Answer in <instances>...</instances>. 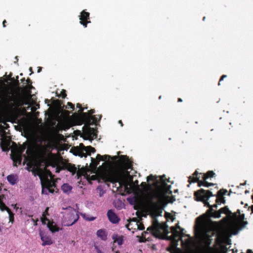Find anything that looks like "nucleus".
<instances>
[{
	"label": "nucleus",
	"mask_w": 253,
	"mask_h": 253,
	"mask_svg": "<svg viewBox=\"0 0 253 253\" xmlns=\"http://www.w3.org/2000/svg\"><path fill=\"white\" fill-rule=\"evenodd\" d=\"M141 186L143 192H147L148 187L145 182H142L141 184Z\"/></svg>",
	"instance_id": "cd10ccee"
},
{
	"label": "nucleus",
	"mask_w": 253,
	"mask_h": 253,
	"mask_svg": "<svg viewBox=\"0 0 253 253\" xmlns=\"http://www.w3.org/2000/svg\"><path fill=\"white\" fill-rule=\"evenodd\" d=\"M7 180L8 182L13 185L18 182V176L16 174H10L7 176Z\"/></svg>",
	"instance_id": "6ab92c4d"
},
{
	"label": "nucleus",
	"mask_w": 253,
	"mask_h": 253,
	"mask_svg": "<svg viewBox=\"0 0 253 253\" xmlns=\"http://www.w3.org/2000/svg\"><path fill=\"white\" fill-rule=\"evenodd\" d=\"M211 236L208 232H202L198 237L199 242L204 244L206 246H209L211 242Z\"/></svg>",
	"instance_id": "4468645a"
},
{
	"label": "nucleus",
	"mask_w": 253,
	"mask_h": 253,
	"mask_svg": "<svg viewBox=\"0 0 253 253\" xmlns=\"http://www.w3.org/2000/svg\"><path fill=\"white\" fill-rule=\"evenodd\" d=\"M6 22V20H4L3 22V27H5V23Z\"/></svg>",
	"instance_id": "58836bf2"
},
{
	"label": "nucleus",
	"mask_w": 253,
	"mask_h": 253,
	"mask_svg": "<svg viewBox=\"0 0 253 253\" xmlns=\"http://www.w3.org/2000/svg\"><path fill=\"white\" fill-rule=\"evenodd\" d=\"M115 253H120V252H117Z\"/></svg>",
	"instance_id": "3c124183"
},
{
	"label": "nucleus",
	"mask_w": 253,
	"mask_h": 253,
	"mask_svg": "<svg viewBox=\"0 0 253 253\" xmlns=\"http://www.w3.org/2000/svg\"><path fill=\"white\" fill-rule=\"evenodd\" d=\"M83 134L86 139H93L97 137L96 130L89 126H85L83 127Z\"/></svg>",
	"instance_id": "f8f14e48"
},
{
	"label": "nucleus",
	"mask_w": 253,
	"mask_h": 253,
	"mask_svg": "<svg viewBox=\"0 0 253 253\" xmlns=\"http://www.w3.org/2000/svg\"><path fill=\"white\" fill-rule=\"evenodd\" d=\"M40 236L42 241V246L52 245L53 243L50 236L42 230L40 231Z\"/></svg>",
	"instance_id": "ddd939ff"
},
{
	"label": "nucleus",
	"mask_w": 253,
	"mask_h": 253,
	"mask_svg": "<svg viewBox=\"0 0 253 253\" xmlns=\"http://www.w3.org/2000/svg\"><path fill=\"white\" fill-rule=\"evenodd\" d=\"M82 216L84 219L87 221H93L96 218L95 217L90 216L89 215L85 213H82Z\"/></svg>",
	"instance_id": "393cba45"
},
{
	"label": "nucleus",
	"mask_w": 253,
	"mask_h": 253,
	"mask_svg": "<svg viewBox=\"0 0 253 253\" xmlns=\"http://www.w3.org/2000/svg\"><path fill=\"white\" fill-rule=\"evenodd\" d=\"M126 227L129 231L133 230L132 231V233H134V230H142L144 229V225L139 223L137 220L135 219L130 220L129 222L126 225Z\"/></svg>",
	"instance_id": "9b49d317"
},
{
	"label": "nucleus",
	"mask_w": 253,
	"mask_h": 253,
	"mask_svg": "<svg viewBox=\"0 0 253 253\" xmlns=\"http://www.w3.org/2000/svg\"><path fill=\"white\" fill-rule=\"evenodd\" d=\"M119 124H120L122 126H123V123H122V121H119Z\"/></svg>",
	"instance_id": "79ce46f5"
},
{
	"label": "nucleus",
	"mask_w": 253,
	"mask_h": 253,
	"mask_svg": "<svg viewBox=\"0 0 253 253\" xmlns=\"http://www.w3.org/2000/svg\"><path fill=\"white\" fill-rule=\"evenodd\" d=\"M248 224V221L244 218V215L241 214L238 210V232L245 228Z\"/></svg>",
	"instance_id": "2eb2a0df"
},
{
	"label": "nucleus",
	"mask_w": 253,
	"mask_h": 253,
	"mask_svg": "<svg viewBox=\"0 0 253 253\" xmlns=\"http://www.w3.org/2000/svg\"><path fill=\"white\" fill-rule=\"evenodd\" d=\"M68 106H69L68 107V108H72V109L74 108V105L72 103L68 102Z\"/></svg>",
	"instance_id": "2f4dec72"
},
{
	"label": "nucleus",
	"mask_w": 253,
	"mask_h": 253,
	"mask_svg": "<svg viewBox=\"0 0 253 253\" xmlns=\"http://www.w3.org/2000/svg\"><path fill=\"white\" fill-rule=\"evenodd\" d=\"M9 214V221L13 222L14 220V215L11 212L10 210L8 208V210H6Z\"/></svg>",
	"instance_id": "bb28decb"
},
{
	"label": "nucleus",
	"mask_w": 253,
	"mask_h": 253,
	"mask_svg": "<svg viewBox=\"0 0 253 253\" xmlns=\"http://www.w3.org/2000/svg\"><path fill=\"white\" fill-rule=\"evenodd\" d=\"M152 180L154 182V185L160 192L163 194H170L171 192L170 190V186L167 183V179L165 175L162 176H155L150 175L147 177V181Z\"/></svg>",
	"instance_id": "20e7f679"
},
{
	"label": "nucleus",
	"mask_w": 253,
	"mask_h": 253,
	"mask_svg": "<svg viewBox=\"0 0 253 253\" xmlns=\"http://www.w3.org/2000/svg\"><path fill=\"white\" fill-rule=\"evenodd\" d=\"M159 99H161V96L159 97Z\"/></svg>",
	"instance_id": "8fccbe9b"
},
{
	"label": "nucleus",
	"mask_w": 253,
	"mask_h": 253,
	"mask_svg": "<svg viewBox=\"0 0 253 253\" xmlns=\"http://www.w3.org/2000/svg\"><path fill=\"white\" fill-rule=\"evenodd\" d=\"M62 223L64 226H69L75 224L79 219L78 212L72 207L64 209L62 211Z\"/></svg>",
	"instance_id": "7ed1b4c3"
},
{
	"label": "nucleus",
	"mask_w": 253,
	"mask_h": 253,
	"mask_svg": "<svg viewBox=\"0 0 253 253\" xmlns=\"http://www.w3.org/2000/svg\"><path fill=\"white\" fill-rule=\"evenodd\" d=\"M214 173L212 171H209L206 174L202 173H199L197 171H196L194 173L193 177H190L189 178V181L191 182H198L199 186H204L206 187H209L211 185H213V184L210 183L206 180L209 177H213Z\"/></svg>",
	"instance_id": "39448f33"
},
{
	"label": "nucleus",
	"mask_w": 253,
	"mask_h": 253,
	"mask_svg": "<svg viewBox=\"0 0 253 253\" xmlns=\"http://www.w3.org/2000/svg\"><path fill=\"white\" fill-rule=\"evenodd\" d=\"M216 208L217 207V206L216 205H214L212 206V208Z\"/></svg>",
	"instance_id": "c03bdc74"
},
{
	"label": "nucleus",
	"mask_w": 253,
	"mask_h": 253,
	"mask_svg": "<svg viewBox=\"0 0 253 253\" xmlns=\"http://www.w3.org/2000/svg\"><path fill=\"white\" fill-rule=\"evenodd\" d=\"M64 125H65V124H63L62 125V126H61V129H68V128H69L70 127L69 126H65Z\"/></svg>",
	"instance_id": "473e14b6"
},
{
	"label": "nucleus",
	"mask_w": 253,
	"mask_h": 253,
	"mask_svg": "<svg viewBox=\"0 0 253 253\" xmlns=\"http://www.w3.org/2000/svg\"><path fill=\"white\" fill-rule=\"evenodd\" d=\"M107 216L109 220L113 223H117L120 220L118 216L112 210L108 211Z\"/></svg>",
	"instance_id": "f3484780"
},
{
	"label": "nucleus",
	"mask_w": 253,
	"mask_h": 253,
	"mask_svg": "<svg viewBox=\"0 0 253 253\" xmlns=\"http://www.w3.org/2000/svg\"><path fill=\"white\" fill-rule=\"evenodd\" d=\"M89 16V13L84 10H83L81 13V15H80V23L84 27H86L87 24L90 22L89 21H88Z\"/></svg>",
	"instance_id": "dca6fc26"
},
{
	"label": "nucleus",
	"mask_w": 253,
	"mask_h": 253,
	"mask_svg": "<svg viewBox=\"0 0 253 253\" xmlns=\"http://www.w3.org/2000/svg\"><path fill=\"white\" fill-rule=\"evenodd\" d=\"M77 107L80 108V109L79 111V113H82V116L84 118L86 121L88 122V123H90L91 120L92 121V122L96 124L98 120L101 119V116H99V118L96 117V116H91V115L94 113V110H91L90 111L89 114L88 115L85 113H82L83 111V109L82 108L81 105L79 103L77 104Z\"/></svg>",
	"instance_id": "9d476101"
},
{
	"label": "nucleus",
	"mask_w": 253,
	"mask_h": 253,
	"mask_svg": "<svg viewBox=\"0 0 253 253\" xmlns=\"http://www.w3.org/2000/svg\"><path fill=\"white\" fill-rule=\"evenodd\" d=\"M62 92H63V93H62V97H63V98H64V97H65L66 96V94H65V90H63V91H62Z\"/></svg>",
	"instance_id": "c9c22d12"
},
{
	"label": "nucleus",
	"mask_w": 253,
	"mask_h": 253,
	"mask_svg": "<svg viewBox=\"0 0 253 253\" xmlns=\"http://www.w3.org/2000/svg\"><path fill=\"white\" fill-rule=\"evenodd\" d=\"M226 75H223V76H221V78H220V80H219V83H218V85H219L220 84V82L222 80H223L224 78H226Z\"/></svg>",
	"instance_id": "72a5a7b5"
},
{
	"label": "nucleus",
	"mask_w": 253,
	"mask_h": 253,
	"mask_svg": "<svg viewBox=\"0 0 253 253\" xmlns=\"http://www.w3.org/2000/svg\"><path fill=\"white\" fill-rule=\"evenodd\" d=\"M6 199L5 196L3 194H0V205L2 209H7L8 208L5 205L4 201Z\"/></svg>",
	"instance_id": "b1692460"
},
{
	"label": "nucleus",
	"mask_w": 253,
	"mask_h": 253,
	"mask_svg": "<svg viewBox=\"0 0 253 253\" xmlns=\"http://www.w3.org/2000/svg\"><path fill=\"white\" fill-rule=\"evenodd\" d=\"M95 149L91 146H85L83 143H81L78 147L76 155H78L81 157H86V155H90L91 153H94Z\"/></svg>",
	"instance_id": "1a4fd4ad"
},
{
	"label": "nucleus",
	"mask_w": 253,
	"mask_h": 253,
	"mask_svg": "<svg viewBox=\"0 0 253 253\" xmlns=\"http://www.w3.org/2000/svg\"><path fill=\"white\" fill-rule=\"evenodd\" d=\"M26 148V146H21L19 147H16L12 149L11 157L14 163H18L19 164H21L23 156V153Z\"/></svg>",
	"instance_id": "6e6552de"
},
{
	"label": "nucleus",
	"mask_w": 253,
	"mask_h": 253,
	"mask_svg": "<svg viewBox=\"0 0 253 253\" xmlns=\"http://www.w3.org/2000/svg\"><path fill=\"white\" fill-rule=\"evenodd\" d=\"M216 240L217 243L219 244L221 247L222 246V244L225 243L226 242L228 241L227 238H226L225 237H223L221 235H218L216 237Z\"/></svg>",
	"instance_id": "5701e85b"
},
{
	"label": "nucleus",
	"mask_w": 253,
	"mask_h": 253,
	"mask_svg": "<svg viewBox=\"0 0 253 253\" xmlns=\"http://www.w3.org/2000/svg\"><path fill=\"white\" fill-rule=\"evenodd\" d=\"M114 243H117L119 245H122L124 243V237L118 234H114L112 236Z\"/></svg>",
	"instance_id": "aec40b11"
},
{
	"label": "nucleus",
	"mask_w": 253,
	"mask_h": 253,
	"mask_svg": "<svg viewBox=\"0 0 253 253\" xmlns=\"http://www.w3.org/2000/svg\"><path fill=\"white\" fill-rule=\"evenodd\" d=\"M225 194V193H223L221 190H220L218 192V196L220 197L223 195Z\"/></svg>",
	"instance_id": "f704fd0d"
},
{
	"label": "nucleus",
	"mask_w": 253,
	"mask_h": 253,
	"mask_svg": "<svg viewBox=\"0 0 253 253\" xmlns=\"http://www.w3.org/2000/svg\"><path fill=\"white\" fill-rule=\"evenodd\" d=\"M48 210L49 208H46L45 211L42 213L41 221L43 224L47 225V226L52 233L58 232L60 230V228L56 223L53 221H50L47 218V216L48 215Z\"/></svg>",
	"instance_id": "423d86ee"
},
{
	"label": "nucleus",
	"mask_w": 253,
	"mask_h": 253,
	"mask_svg": "<svg viewBox=\"0 0 253 253\" xmlns=\"http://www.w3.org/2000/svg\"><path fill=\"white\" fill-rule=\"evenodd\" d=\"M230 222H232V219H230Z\"/></svg>",
	"instance_id": "de8ad7c7"
},
{
	"label": "nucleus",
	"mask_w": 253,
	"mask_h": 253,
	"mask_svg": "<svg viewBox=\"0 0 253 253\" xmlns=\"http://www.w3.org/2000/svg\"><path fill=\"white\" fill-rule=\"evenodd\" d=\"M178 102H181L182 101V99L181 98H178Z\"/></svg>",
	"instance_id": "37998d69"
},
{
	"label": "nucleus",
	"mask_w": 253,
	"mask_h": 253,
	"mask_svg": "<svg viewBox=\"0 0 253 253\" xmlns=\"http://www.w3.org/2000/svg\"><path fill=\"white\" fill-rule=\"evenodd\" d=\"M77 169H76V168L75 167H74L73 169V170H72V171L73 172H75L76 171Z\"/></svg>",
	"instance_id": "4c0bfd02"
},
{
	"label": "nucleus",
	"mask_w": 253,
	"mask_h": 253,
	"mask_svg": "<svg viewBox=\"0 0 253 253\" xmlns=\"http://www.w3.org/2000/svg\"><path fill=\"white\" fill-rule=\"evenodd\" d=\"M8 144H7V145L5 146V147H2L3 151H7L9 149L8 146H9V142H8Z\"/></svg>",
	"instance_id": "7c9ffc66"
},
{
	"label": "nucleus",
	"mask_w": 253,
	"mask_h": 253,
	"mask_svg": "<svg viewBox=\"0 0 253 253\" xmlns=\"http://www.w3.org/2000/svg\"><path fill=\"white\" fill-rule=\"evenodd\" d=\"M29 217L30 218V219H28L27 220L29 221H31L32 222H33L34 223V225H37V221H38V219H35L34 218H33V216H29Z\"/></svg>",
	"instance_id": "c85d7f7f"
},
{
	"label": "nucleus",
	"mask_w": 253,
	"mask_h": 253,
	"mask_svg": "<svg viewBox=\"0 0 253 253\" xmlns=\"http://www.w3.org/2000/svg\"><path fill=\"white\" fill-rule=\"evenodd\" d=\"M96 235L97 237L100 238L101 240H106L107 239V234L104 230H98L96 232Z\"/></svg>",
	"instance_id": "412c9836"
},
{
	"label": "nucleus",
	"mask_w": 253,
	"mask_h": 253,
	"mask_svg": "<svg viewBox=\"0 0 253 253\" xmlns=\"http://www.w3.org/2000/svg\"><path fill=\"white\" fill-rule=\"evenodd\" d=\"M221 213H224L226 214H229L230 213V211H229V210L226 208H221L219 211H214L211 213V216L216 217V218H219L220 217V214Z\"/></svg>",
	"instance_id": "a211bd4d"
},
{
	"label": "nucleus",
	"mask_w": 253,
	"mask_h": 253,
	"mask_svg": "<svg viewBox=\"0 0 253 253\" xmlns=\"http://www.w3.org/2000/svg\"><path fill=\"white\" fill-rule=\"evenodd\" d=\"M97 191L98 193L99 197H102L105 193V191L100 186L98 187L97 188Z\"/></svg>",
	"instance_id": "a878e982"
},
{
	"label": "nucleus",
	"mask_w": 253,
	"mask_h": 253,
	"mask_svg": "<svg viewBox=\"0 0 253 253\" xmlns=\"http://www.w3.org/2000/svg\"><path fill=\"white\" fill-rule=\"evenodd\" d=\"M61 189L64 193L69 194L71 192L72 187L68 184L65 183L62 186Z\"/></svg>",
	"instance_id": "4be33fe9"
},
{
	"label": "nucleus",
	"mask_w": 253,
	"mask_h": 253,
	"mask_svg": "<svg viewBox=\"0 0 253 253\" xmlns=\"http://www.w3.org/2000/svg\"><path fill=\"white\" fill-rule=\"evenodd\" d=\"M205 17H204V18H203V20H205Z\"/></svg>",
	"instance_id": "09e8293b"
},
{
	"label": "nucleus",
	"mask_w": 253,
	"mask_h": 253,
	"mask_svg": "<svg viewBox=\"0 0 253 253\" xmlns=\"http://www.w3.org/2000/svg\"><path fill=\"white\" fill-rule=\"evenodd\" d=\"M42 186V194H48L55 191V184L51 180L52 174L50 171L45 169L41 170L39 174Z\"/></svg>",
	"instance_id": "f03ea898"
},
{
	"label": "nucleus",
	"mask_w": 253,
	"mask_h": 253,
	"mask_svg": "<svg viewBox=\"0 0 253 253\" xmlns=\"http://www.w3.org/2000/svg\"><path fill=\"white\" fill-rule=\"evenodd\" d=\"M95 249L97 253H103L101 250L97 246H95Z\"/></svg>",
	"instance_id": "c756f323"
},
{
	"label": "nucleus",
	"mask_w": 253,
	"mask_h": 253,
	"mask_svg": "<svg viewBox=\"0 0 253 253\" xmlns=\"http://www.w3.org/2000/svg\"><path fill=\"white\" fill-rule=\"evenodd\" d=\"M219 197H218V198H216V201H217V200H219Z\"/></svg>",
	"instance_id": "49530a36"
},
{
	"label": "nucleus",
	"mask_w": 253,
	"mask_h": 253,
	"mask_svg": "<svg viewBox=\"0 0 253 253\" xmlns=\"http://www.w3.org/2000/svg\"><path fill=\"white\" fill-rule=\"evenodd\" d=\"M24 156L25 160H27L28 159V157L26 156V155H24Z\"/></svg>",
	"instance_id": "ea45409f"
},
{
	"label": "nucleus",
	"mask_w": 253,
	"mask_h": 253,
	"mask_svg": "<svg viewBox=\"0 0 253 253\" xmlns=\"http://www.w3.org/2000/svg\"><path fill=\"white\" fill-rule=\"evenodd\" d=\"M111 156L109 155H101L98 154L95 159L91 158V165L94 170L96 171H90L85 169H79L77 171V175L79 177L83 176L87 181L97 180L99 182H118L119 186L122 184H125L128 180H132V177L129 174L128 169H130L128 164L127 158L125 156H122L120 164H118L114 168L108 169L105 163H103L101 166H99L96 169L97 165L100 161H105L108 165H110V162Z\"/></svg>",
	"instance_id": "f257e3e1"
},
{
	"label": "nucleus",
	"mask_w": 253,
	"mask_h": 253,
	"mask_svg": "<svg viewBox=\"0 0 253 253\" xmlns=\"http://www.w3.org/2000/svg\"><path fill=\"white\" fill-rule=\"evenodd\" d=\"M37 108L36 107H33L32 108V111H35L37 110Z\"/></svg>",
	"instance_id": "e433bc0d"
},
{
	"label": "nucleus",
	"mask_w": 253,
	"mask_h": 253,
	"mask_svg": "<svg viewBox=\"0 0 253 253\" xmlns=\"http://www.w3.org/2000/svg\"><path fill=\"white\" fill-rule=\"evenodd\" d=\"M28 153H29V150H27V151H26V153H27V154H28Z\"/></svg>",
	"instance_id": "a18cd8bd"
},
{
	"label": "nucleus",
	"mask_w": 253,
	"mask_h": 253,
	"mask_svg": "<svg viewBox=\"0 0 253 253\" xmlns=\"http://www.w3.org/2000/svg\"><path fill=\"white\" fill-rule=\"evenodd\" d=\"M212 196V194L210 191H206L203 189L196 191L194 193V196L196 200L203 202L205 205L209 207H210L211 206L207 202V200L210 197Z\"/></svg>",
	"instance_id": "0eeeda50"
},
{
	"label": "nucleus",
	"mask_w": 253,
	"mask_h": 253,
	"mask_svg": "<svg viewBox=\"0 0 253 253\" xmlns=\"http://www.w3.org/2000/svg\"><path fill=\"white\" fill-rule=\"evenodd\" d=\"M117 159V156H115V157H113V158L112 159L113 160H116Z\"/></svg>",
	"instance_id": "a19ab883"
}]
</instances>
